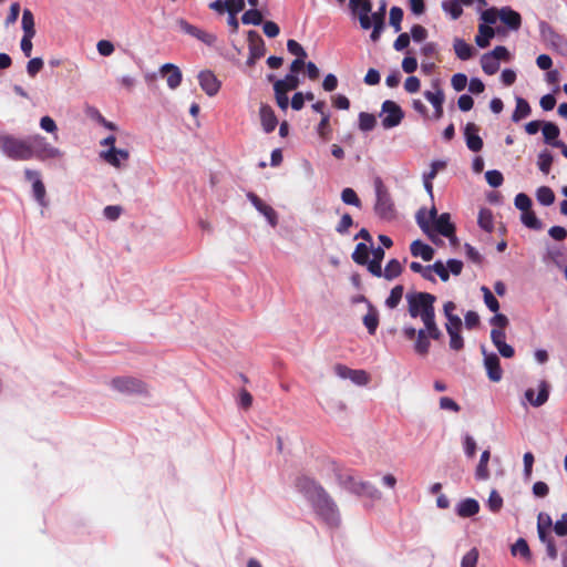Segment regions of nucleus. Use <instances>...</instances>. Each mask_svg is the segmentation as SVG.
Wrapping results in <instances>:
<instances>
[{
	"label": "nucleus",
	"mask_w": 567,
	"mask_h": 567,
	"mask_svg": "<svg viewBox=\"0 0 567 567\" xmlns=\"http://www.w3.org/2000/svg\"><path fill=\"white\" fill-rule=\"evenodd\" d=\"M297 489L311 503L315 512L330 526H338L340 514L336 502L327 491L308 476L298 477Z\"/></svg>",
	"instance_id": "f257e3e1"
},
{
	"label": "nucleus",
	"mask_w": 567,
	"mask_h": 567,
	"mask_svg": "<svg viewBox=\"0 0 567 567\" xmlns=\"http://www.w3.org/2000/svg\"><path fill=\"white\" fill-rule=\"evenodd\" d=\"M328 468L331 471L338 481L339 485L344 489L357 494L365 495L371 498H380V491L369 482H362L355 478L351 470H346L340 466L337 462L330 461Z\"/></svg>",
	"instance_id": "f03ea898"
},
{
	"label": "nucleus",
	"mask_w": 567,
	"mask_h": 567,
	"mask_svg": "<svg viewBox=\"0 0 567 567\" xmlns=\"http://www.w3.org/2000/svg\"><path fill=\"white\" fill-rule=\"evenodd\" d=\"M0 150L14 161H30L33 158L31 136L28 138H18L11 135L0 136Z\"/></svg>",
	"instance_id": "7ed1b4c3"
},
{
	"label": "nucleus",
	"mask_w": 567,
	"mask_h": 567,
	"mask_svg": "<svg viewBox=\"0 0 567 567\" xmlns=\"http://www.w3.org/2000/svg\"><path fill=\"white\" fill-rule=\"evenodd\" d=\"M408 302V312L411 318L421 319L435 312L434 303L436 297L430 292L414 291L405 296Z\"/></svg>",
	"instance_id": "20e7f679"
},
{
	"label": "nucleus",
	"mask_w": 567,
	"mask_h": 567,
	"mask_svg": "<svg viewBox=\"0 0 567 567\" xmlns=\"http://www.w3.org/2000/svg\"><path fill=\"white\" fill-rule=\"evenodd\" d=\"M31 152L33 153V158L41 162H45L48 159H60L64 155L61 150L52 146L47 142L45 137L39 134L31 136Z\"/></svg>",
	"instance_id": "39448f33"
},
{
	"label": "nucleus",
	"mask_w": 567,
	"mask_h": 567,
	"mask_svg": "<svg viewBox=\"0 0 567 567\" xmlns=\"http://www.w3.org/2000/svg\"><path fill=\"white\" fill-rule=\"evenodd\" d=\"M375 214L382 219H392L394 217V206L391 200L389 192L386 190L380 178L375 181Z\"/></svg>",
	"instance_id": "423d86ee"
},
{
	"label": "nucleus",
	"mask_w": 567,
	"mask_h": 567,
	"mask_svg": "<svg viewBox=\"0 0 567 567\" xmlns=\"http://www.w3.org/2000/svg\"><path fill=\"white\" fill-rule=\"evenodd\" d=\"M111 385L118 392L127 393V394H148L147 384L133 377H117L112 379Z\"/></svg>",
	"instance_id": "0eeeda50"
},
{
	"label": "nucleus",
	"mask_w": 567,
	"mask_h": 567,
	"mask_svg": "<svg viewBox=\"0 0 567 567\" xmlns=\"http://www.w3.org/2000/svg\"><path fill=\"white\" fill-rule=\"evenodd\" d=\"M539 29L543 40L550 45L553 50L567 58V38L556 32L554 28L546 22H542Z\"/></svg>",
	"instance_id": "6e6552de"
},
{
	"label": "nucleus",
	"mask_w": 567,
	"mask_h": 567,
	"mask_svg": "<svg viewBox=\"0 0 567 567\" xmlns=\"http://www.w3.org/2000/svg\"><path fill=\"white\" fill-rule=\"evenodd\" d=\"M380 117L384 128H392L402 122L404 112L394 101L386 100L382 103Z\"/></svg>",
	"instance_id": "1a4fd4ad"
},
{
	"label": "nucleus",
	"mask_w": 567,
	"mask_h": 567,
	"mask_svg": "<svg viewBox=\"0 0 567 567\" xmlns=\"http://www.w3.org/2000/svg\"><path fill=\"white\" fill-rule=\"evenodd\" d=\"M349 8L352 14L359 18L360 27L369 30L372 27L370 13L372 11L371 0H349Z\"/></svg>",
	"instance_id": "9d476101"
},
{
	"label": "nucleus",
	"mask_w": 567,
	"mask_h": 567,
	"mask_svg": "<svg viewBox=\"0 0 567 567\" xmlns=\"http://www.w3.org/2000/svg\"><path fill=\"white\" fill-rule=\"evenodd\" d=\"M550 526H551L550 517L547 516L546 523L543 524L542 523V515H539L538 526H537L538 537H539L540 542L543 544H545L548 557L550 559L555 560L557 558V556H558V551H557L554 538L547 532V529Z\"/></svg>",
	"instance_id": "9b49d317"
},
{
	"label": "nucleus",
	"mask_w": 567,
	"mask_h": 567,
	"mask_svg": "<svg viewBox=\"0 0 567 567\" xmlns=\"http://www.w3.org/2000/svg\"><path fill=\"white\" fill-rule=\"evenodd\" d=\"M334 372L339 378L350 379L358 385H367L370 381V375L367 371L353 370L341 363L334 365Z\"/></svg>",
	"instance_id": "f8f14e48"
},
{
	"label": "nucleus",
	"mask_w": 567,
	"mask_h": 567,
	"mask_svg": "<svg viewBox=\"0 0 567 567\" xmlns=\"http://www.w3.org/2000/svg\"><path fill=\"white\" fill-rule=\"evenodd\" d=\"M24 177L28 182H32L33 196H34L35 200L41 206H45L47 205V202H45L47 190H45V186H44L43 182L41 181L40 172L30 169V168H25Z\"/></svg>",
	"instance_id": "ddd939ff"
},
{
	"label": "nucleus",
	"mask_w": 567,
	"mask_h": 567,
	"mask_svg": "<svg viewBox=\"0 0 567 567\" xmlns=\"http://www.w3.org/2000/svg\"><path fill=\"white\" fill-rule=\"evenodd\" d=\"M484 365L487 372V377L492 382H498L502 380L503 370L501 368L499 358L495 353H486L483 348Z\"/></svg>",
	"instance_id": "4468645a"
},
{
	"label": "nucleus",
	"mask_w": 567,
	"mask_h": 567,
	"mask_svg": "<svg viewBox=\"0 0 567 567\" xmlns=\"http://www.w3.org/2000/svg\"><path fill=\"white\" fill-rule=\"evenodd\" d=\"M198 82L202 90L208 95L214 96L218 93L220 89V81L216 78V75L212 71H202L198 74Z\"/></svg>",
	"instance_id": "2eb2a0df"
},
{
	"label": "nucleus",
	"mask_w": 567,
	"mask_h": 567,
	"mask_svg": "<svg viewBox=\"0 0 567 567\" xmlns=\"http://www.w3.org/2000/svg\"><path fill=\"white\" fill-rule=\"evenodd\" d=\"M433 226L435 231L449 238L452 243L456 240L455 225L451 221V216L449 213L441 214L433 223Z\"/></svg>",
	"instance_id": "dca6fc26"
},
{
	"label": "nucleus",
	"mask_w": 567,
	"mask_h": 567,
	"mask_svg": "<svg viewBox=\"0 0 567 567\" xmlns=\"http://www.w3.org/2000/svg\"><path fill=\"white\" fill-rule=\"evenodd\" d=\"M491 339L502 357L508 359L514 357L515 350L512 346L505 342L506 333L504 330L493 328L491 331Z\"/></svg>",
	"instance_id": "f3484780"
},
{
	"label": "nucleus",
	"mask_w": 567,
	"mask_h": 567,
	"mask_svg": "<svg viewBox=\"0 0 567 567\" xmlns=\"http://www.w3.org/2000/svg\"><path fill=\"white\" fill-rule=\"evenodd\" d=\"M259 116L262 130L266 133H271L275 131L278 125V118L272 110V107L268 104L261 103L259 109Z\"/></svg>",
	"instance_id": "a211bd4d"
},
{
	"label": "nucleus",
	"mask_w": 567,
	"mask_h": 567,
	"mask_svg": "<svg viewBox=\"0 0 567 567\" xmlns=\"http://www.w3.org/2000/svg\"><path fill=\"white\" fill-rule=\"evenodd\" d=\"M478 131V126L472 122L467 123L464 130L466 145L472 152H480L483 148V140Z\"/></svg>",
	"instance_id": "6ab92c4d"
},
{
	"label": "nucleus",
	"mask_w": 567,
	"mask_h": 567,
	"mask_svg": "<svg viewBox=\"0 0 567 567\" xmlns=\"http://www.w3.org/2000/svg\"><path fill=\"white\" fill-rule=\"evenodd\" d=\"M159 72L163 76H166L169 89L175 90L181 85L183 75L179 68L175 64L166 63L161 66Z\"/></svg>",
	"instance_id": "aec40b11"
},
{
	"label": "nucleus",
	"mask_w": 567,
	"mask_h": 567,
	"mask_svg": "<svg viewBox=\"0 0 567 567\" xmlns=\"http://www.w3.org/2000/svg\"><path fill=\"white\" fill-rule=\"evenodd\" d=\"M248 51L254 54V58H262L266 54L265 41L260 34L255 30H249L247 33Z\"/></svg>",
	"instance_id": "412c9836"
},
{
	"label": "nucleus",
	"mask_w": 567,
	"mask_h": 567,
	"mask_svg": "<svg viewBox=\"0 0 567 567\" xmlns=\"http://www.w3.org/2000/svg\"><path fill=\"white\" fill-rule=\"evenodd\" d=\"M525 396L533 406H542L547 402L549 396L548 383L546 381H540L537 395L535 396V391L533 389H527Z\"/></svg>",
	"instance_id": "4be33fe9"
},
{
	"label": "nucleus",
	"mask_w": 567,
	"mask_h": 567,
	"mask_svg": "<svg viewBox=\"0 0 567 567\" xmlns=\"http://www.w3.org/2000/svg\"><path fill=\"white\" fill-rule=\"evenodd\" d=\"M248 199L250 203L255 206V208L261 213L272 226H276L277 224V214L275 209L265 204L255 193H248L247 194Z\"/></svg>",
	"instance_id": "5701e85b"
},
{
	"label": "nucleus",
	"mask_w": 567,
	"mask_h": 567,
	"mask_svg": "<svg viewBox=\"0 0 567 567\" xmlns=\"http://www.w3.org/2000/svg\"><path fill=\"white\" fill-rule=\"evenodd\" d=\"M435 92L425 91L424 96L433 105L434 117L439 120L443 116V103L445 96L443 91L440 89L439 84H435Z\"/></svg>",
	"instance_id": "b1692460"
},
{
	"label": "nucleus",
	"mask_w": 567,
	"mask_h": 567,
	"mask_svg": "<svg viewBox=\"0 0 567 567\" xmlns=\"http://www.w3.org/2000/svg\"><path fill=\"white\" fill-rule=\"evenodd\" d=\"M499 19L506 24L511 30H518L522 25V17L520 14L513 10L509 7H503L499 10Z\"/></svg>",
	"instance_id": "393cba45"
},
{
	"label": "nucleus",
	"mask_w": 567,
	"mask_h": 567,
	"mask_svg": "<svg viewBox=\"0 0 567 567\" xmlns=\"http://www.w3.org/2000/svg\"><path fill=\"white\" fill-rule=\"evenodd\" d=\"M410 251L413 257H421L424 261H430L434 257V249L420 239L412 241Z\"/></svg>",
	"instance_id": "a878e982"
},
{
	"label": "nucleus",
	"mask_w": 567,
	"mask_h": 567,
	"mask_svg": "<svg viewBox=\"0 0 567 567\" xmlns=\"http://www.w3.org/2000/svg\"><path fill=\"white\" fill-rule=\"evenodd\" d=\"M480 512V504L474 498H465L457 504L456 514L460 517L467 518Z\"/></svg>",
	"instance_id": "bb28decb"
},
{
	"label": "nucleus",
	"mask_w": 567,
	"mask_h": 567,
	"mask_svg": "<svg viewBox=\"0 0 567 567\" xmlns=\"http://www.w3.org/2000/svg\"><path fill=\"white\" fill-rule=\"evenodd\" d=\"M101 157L114 167L121 166V159L126 161L128 158V152L125 150H118L112 147L101 153Z\"/></svg>",
	"instance_id": "cd10ccee"
},
{
	"label": "nucleus",
	"mask_w": 567,
	"mask_h": 567,
	"mask_svg": "<svg viewBox=\"0 0 567 567\" xmlns=\"http://www.w3.org/2000/svg\"><path fill=\"white\" fill-rule=\"evenodd\" d=\"M455 54L458 59L466 61L472 58L474 48L464 40L456 38L453 43Z\"/></svg>",
	"instance_id": "c85d7f7f"
},
{
	"label": "nucleus",
	"mask_w": 567,
	"mask_h": 567,
	"mask_svg": "<svg viewBox=\"0 0 567 567\" xmlns=\"http://www.w3.org/2000/svg\"><path fill=\"white\" fill-rule=\"evenodd\" d=\"M403 271L402 264L398 259H391L385 265V268L383 269V275L386 280L391 281L395 278H398Z\"/></svg>",
	"instance_id": "c756f323"
},
{
	"label": "nucleus",
	"mask_w": 567,
	"mask_h": 567,
	"mask_svg": "<svg viewBox=\"0 0 567 567\" xmlns=\"http://www.w3.org/2000/svg\"><path fill=\"white\" fill-rule=\"evenodd\" d=\"M421 320L424 323V328L426 329L431 339L439 340L442 337V332L435 321V312L422 318Z\"/></svg>",
	"instance_id": "7c9ffc66"
},
{
	"label": "nucleus",
	"mask_w": 567,
	"mask_h": 567,
	"mask_svg": "<svg viewBox=\"0 0 567 567\" xmlns=\"http://www.w3.org/2000/svg\"><path fill=\"white\" fill-rule=\"evenodd\" d=\"M530 111H532V109H530L528 102L526 100H524L523 97H517L516 99V107L512 115V120L514 122H519L520 120L528 116L530 114Z\"/></svg>",
	"instance_id": "2f4dec72"
},
{
	"label": "nucleus",
	"mask_w": 567,
	"mask_h": 567,
	"mask_svg": "<svg viewBox=\"0 0 567 567\" xmlns=\"http://www.w3.org/2000/svg\"><path fill=\"white\" fill-rule=\"evenodd\" d=\"M478 34L475 37V42L480 48H486L489 45V40L494 37L493 28L481 24L478 28Z\"/></svg>",
	"instance_id": "473e14b6"
},
{
	"label": "nucleus",
	"mask_w": 567,
	"mask_h": 567,
	"mask_svg": "<svg viewBox=\"0 0 567 567\" xmlns=\"http://www.w3.org/2000/svg\"><path fill=\"white\" fill-rule=\"evenodd\" d=\"M559 134H560V131L556 124H554L551 122L544 123L543 135H544L545 143L554 146V143L556 141H558L557 138H558Z\"/></svg>",
	"instance_id": "72a5a7b5"
},
{
	"label": "nucleus",
	"mask_w": 567,
	"mask_h": 567,
	"mask_svg": "<svg viewBox=\"0 0 567 567\" xmlns=\"http://www.w3.org/2000/svg\"><path fill=\"white\" fill-rule=\"evenodd\" d=\"M491 457V453L488 450H485L480 458V463L476 467L475 476L477 480H487L489 477L488 471V461Z\"/></svg>",
	"instance_id": "f704fd0d"
},
{
	"label": "nucleus",
	"mask_w": 567,
	"mask_h": 567,
	"mask_svg": "<svg viewBox=\"0 0 567 567\" xmlns=\"http://www.w3.org/2000/svg\"><path fill=\"white\" fill-rule=\"evenodd\" d=\"M369 252L370 248L367 246V244L359 243L352 252V260L360 266H365L368 264Z\"/></svg>",
	"instance_id": "c9c22d12"
},
{
	"label": "nucleus",
	"mask_w": 567,
	"mask_h": 567,
	"mask_svg": "<svg viewBox=\"0 0 567 567\" xmlns=\"http://www.w3.org/2000/svg\"><path fill=\"white\" fill-rule=\"evenodd\" d=\"M511 553L513 556L519 555L520 557H523L526 560L532 559V553H530L529 546L524 538H518L516 540V543L511 548Z\"/></svg>",
	"instance_id": "e433bc0d"
},
{
	"label": "nucleus",
	"mask_w": 567,
	"mask_h": 567,
	"mask_svg": "<svg viewBox=\"0 0 567 567\" xmlns=\"http://www.w3.org/2000/svg\"><path fill=\"white\" fill-rule=\"evenodd\" d=\"M477 223L482 229L487 233H492L494 229L493 214L487 208H482L478 213Z\"/></svg>",
	"instance_id": "4c0bfd02"
},
{
	"label": "nucleus",
	"mask_w": 567,
	"mask_h": 567,
	"mask_svg": "<svg viewBox=\"0 0 567 567\" xmlns=\"http://www.w3.org/2000/svg\"><path fill=\"white\" fill-rule=\"evenodd\" d=\"M262 20L264 16L257 8H251L241 16V22L247 25H259L262 23Z\"/></svg>",
	"instance_id": "58836bf2"
},
{
	"label": "nucleus",
	"mask_w": 567,
	"mask_h": 567,
	"mask_svg": "<svg viewBox=\"0 0 567 567\" xmlns=\"http://www.w3.org/2000/svg\"><path fill=\"white\" fill-rule=\"evenodd\" d=\"M481 65L483 71L488 74H495L499 69V62H497L494 56L489 53H485L481 58Z\"/></svg>",
	"instance_id": "ea45409f"
},
{
	"label": "nucleus",
	"mask_w": 567,
	"mask_h": 567,
	"mask_svg": "<svg viewBox=\"0 0 567 567\" xmlns=\"http://www.w3.org/2000/svg\"><path fill=\"white\" fill-rule=\"evenodd\" d=\"M21 24L23 34L35 35L34 17L30 9L23 10Z\"/></svg>",
	"instance_id": "a19ab883"
},
{
	"label": "nucleus",
	"mask_w": 567,
	"mask_h": 567,
	"mask_svg": "<svg viewBox=\"0 0 567 567\" xmlns=\"http://www.w3.org/2000/svg\"><path fill=\"white\" fill-rule=\"evenodd\" d=\"M363 323L370 334H374L379 326V316L377 310L370 306L368 313L363 317Z\"/></svg>",
	"instance_id": "79ce46f5"
},
{
	"label": "nucleus",
	"mask_w": 567,
	"mask_h": 567,
	"mask_svg": "<svg viewBox=\"0 0 567 567\" xmlns=\"http://www.w3.org/2000/svg\"><path fill=\"white\" fill-rule=\"evenodd\" d=\"M536 198L539 204L549 206L555 202V194L548 186H540L536 192Z\"/></svg>",
	"instance_id": "37998d69"
},
{
	"label": "nucleus",
	"mask_w": 567,
	"mask_h": 567,
	"mask_svg": "<svg viewBox=\"0 0 567 567\" xmlns=\"http://www.w3.org/2000/svg\"><path fill=\"white\" fill-rule=\"evenodd\" d=\"M403 291L404 288L402 285L393 287L390 291L389 297L385 300L386 307L390 309L396 308L403 297Z\"/></svg>",
	"instance_id": "c03bdc74"
},
{
	"label": "nucleus",
	"mask_w": 567,
	"mask_h": 567,
	"mask_svg": "<svg viewBox=\"0 0 567 567\" xmlns=\"http://www.w3.org/2000/svg\"><path fill=\"white\" fill-rule=\"evenodd\" d=\"M442 8L446 13L451 14L454 20L458 19L463 13V9L458 0H445L442 3Z\"/></svg>",
	"instance_id": "a18cd8bd"
},
{
	"label": "nucleus",
	"mask_w": 567,
	"mask_h": 567,
	"mask_svg": "<svg viewBox=\"0 0 567 567\" xmlns=\"http://www.w3.org/2000/svg\"><path fill=\"white\" fill-rule=\"evenodd\" d=\"M274 85L285 90L287 93L299 86V79L296 74H287L285 79L278 80Z\"/></svg>",
	"instance_id": "49530a36"
},
{
	"label": "nucleus",
	"mask_w": 567,
	"mask_h": 567,
	"mask_svg": "<svg viewBox=\"0 0 567 567\" xmlns=\"http://www.w3.org/2000/svg\"><path fill=\"white\" fill-rule=\"evenodd\" d=\"M377 120L371 113L361 112L359 114V128L363 132L372 131L375 127Z\"/></svg>",
	"instance_id": "de8ad7c7"
},
{
	"label": "nucleus",
	"mask_w": 567,
	"mask_h": 567,
	"mask_svg": "<svg viewBox=\"0 0 567 567\" xmlns=\"http://www.w3.org/2000/svg\"><path fill=\"white\" fill-rule=\"evenodd\" d=\"M553 161H554V158H553L551 154L547 150L542 151L538 154V159H537L538 168L545 175H547L550 172V167L553 165Z\"/></svg>",
	"instance_id": "09e8293b"
},
{
	"label": "nucleus",
	"mask_w": 567,
	"mask_h": 567,
	"mask_svg": "<svg viewBox=\"0 0 567 567\" xmlns=\"http://www.w3.org/2000/svg\"><path fill=\"white\" fill-rule=\"evenodd\" d=\"M522 221L523 224L530 229H540L542 221L536 217L535 213L530 209L522 213Z\"/></svg>",
	"instance_id": "8fccbe9b"
},
{
	"label": "nucleus",
	"mask_w": 567,
	"mask_h": 567,
	"mask_svg": "<svg viewBox=\"0 0 567 567\" xmlns=\"http://www.w3.org/2000/svg\"><path fill=\"white\" fill-rule=\"evenodd\" d=\"M482 292H483V297H484V302L486 305V307L492 311V312H497L499 310V302L498 300L496 299V297L492 293V291L483 286L482 287Z\"/></svg>",
	"instance_id": "3c124183"
},
{
	"label": "nucleus",
	"mask_w": 567,
	"mask_h": 567,
	"mask_svg": "<svg viewBox=\"0 0 567 567\" xmlns=\"http://www.w3.org/2000/svg\"><path fill=\"white\" fill-rule=\"evenodd\" d=\"M341 199L347 205L361 206V200L352 188H344L341 193Z\"/></svg>",
	"instance_id": "603ef678"
},
{
	"label": "nucleus",
	"mask_w": 567,
	"mask_h": 567,
	"mask_svg": "<svg viewBox=\"0 0 567 567\" xmlns=\"http://www.w3.org/2000/svg\"><path fill=\"white\" fill-rule=\"evenodd\" d=\"M403 19V10L400 7H392L390 10V24L395 32L401 31V22Z\"/></svg>",
	"instance_id": "864d4df0"
},
{
	"label": "nucleus",
	"mask_w": 567,
	"mask_h": 567,
	"mask_svg": "<svg viewBox=\"0 0 567 567\" xmlns=\"http://www.w3.org/2000/svg\"><path fill=\"white\" fill-rule=\"evenodd\" d=\"M487 506L493 513H498L503 507V497L495 489L489 494Z\"/></svg>",
	"instance_id": "5fc2aeb1"
},
{
	"label": "nucleus",
	"mask_w": 567,
	"mask_h": 567,
	"mask_svg": "<svg viewBox=\"0 0 567 567\" xmlns=\"http://www.w3.org/2000/svg\"><path fill=\"white\" fill-rule=\"evenodd\" d=\"M480 553L477 548H472L462 558L461 567H476Z\"/></svg>",
	"instance_id": "6e6d98bb"
},
{
	"label": "nucleus",
	"mask_w": 567,
	"mask_h": 567,
	"mask_svg": "<svg viewBox=\"0 0 567 567\" xmlns=\"http://www.w3.org/2000/svg\"><path fill=\"white\" fill-rule=\"evenodd\" d=\"M485 178L488 185L495 188L499 187L504 182L503 174L496 169L487 171L485 173Z\"/></svg>",
	"instance_id": "4d7b16f0"
},
{
	"label": "nucleus",
	"mask_w": 567,
	"mask_h": 567,
	"mask_svg": "<svg viewBox=\"0 0 567 567\" xmlns=\"http://www.w3.org/2000/svg\"><path fill=\"white\" fill-rule=\"evenodd\" d=\"M353 225V219L350 214L346 213L341 216L340 221L336 226V231L340 235H346L349 228Z\"/></svg>",
	"instance_id": "13d9d810"
},
{
	"label": "nucleus",
	"mask_w": 567,
	"mask_h": 567,
	"mask_svg": "<svg viewBox=\"0 0 567 567\" xmlns=\"http://www.w3.org/2000/svg\"><path fill=\"white\" fill-rule=\"evenodd\" d=\"M274 91H275V97H276L277 105L282 111H286L289 106V99H288L287 92L280 87H277L276 85H274Z\"/></svg>",
	"instance_id": "bf43d9fd"
},
{
	"label": "nucleus",
	"mask_w": 567,
	"mask_h": 567,
	"mask_svg": "<svg viewBox=\"0 0 567 567\" xmlns=\"http://www.w3.org/2000/svg\"><path fill=\"white\" fill-rule=\"evenodd\" d=\"M514 203L516 208H518L522 213L532 208V199L524 193L517 194Z\"/></svg>",
	"instance_id": "052dcab7"
},
{
	"label": "nucleus",
	"mask_w": 567,
	"mask_h": 567,
	"mask_svg": "<svg viewBox=\"0 0 567 567\" xmlns=\"http://www.w3.org/2000/svg\"><path fill=\"white\" fill-rule=\"evenodd\" d=\"M467 76L464 73H456L451 79L452 87L456 92L463 91L467 85Z\"/></svg>",
	"instance_id": "680f3d73"
},
{
	"label": "nucleus",
	"mask_w": 567,
	"mask_h": 567,
	"mask_svg": "<svg viewBox=\"0 0 567 567\" xmlns=\"http://www.w3.org/2000/svg\"><path fill=\"white\" fill-rule=\"evenodd\" d=\"M411 38L415 42H422L427 38V30L421 24H414L411 28L410 39Z\"/></svg>",
	"instance_id": "e2e57ef3"
},
{
	"label": "nucleus",
	"mask_w": 567,
	"mask_h": 567,
	"mask_svg": "<svg viewBox=\"0 0 567 567\" xmlns=\"http://www.w3.org/2000/svg\"><path fill=\"white\" fill-rule=\"evenodd\" d=\"M43 68V60L41 58H33L27 64V72L31 78H34Z\"/></svg>",
	"instance_id": "0e129e2a"
},
{
	"label": "nucleus",
	"mask_w": 567,
	"mask_h": 567,
	"mask_svg": "<svg viewBox=\"0 0 567 567\" xmlns=\"http://www.w3.org/2000/svg\"><path fill=\"white\" fill-rule=\"evenodd\" d=\"M450 336V348L460 351L464 347V340L461 336V331L447 332Z\"/></svg>",
	"instance_id": "69168bd1"
},
{
	"label": "nucleus",
	"mask_w": 567,
	"mask_h": 567,
	"mask_svg": "<svg viewBox=\"0 0 567 567\" xmlns=\"http://www.w3.org/2000/svg\"><path fill=\"white\" fill-rule=\"evenodd\" d=\"M287 49L291 54L296 55L297 58H307V52L301 47V44L298 43L296 40H288Z\"/></svg>",
	"instance_id": "338daca9"
},
{
	"label": "nucleus",
	"mask_w": 567,
	"mask_h": 567,
	"mask_svg": "<svg viewBox=\"0 0 567 567\" xmlns=\"http://www.w3.org/2000/svg\"><path fill=\"white\" fill-rule=\"evenodd\" d=\"M554 530L560 537L567 535V513H564L561 518L555 523Z\"/></svg>",
	"instance_id": "774afa93"
}]
</instances>
